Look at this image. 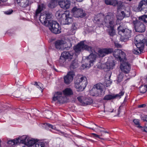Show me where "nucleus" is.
<instances>
[{
    "label": "nucleus",
    "mask_w": 147,
    "mask_h": 147,
    "mask_svg": "<svg viewBox=\"0 0 147 147\" xmlns=\"http://www.w3.org/2000/svg\"><path fill=\"white\" fill-rule=\"evenodd\" d=\"M77 1L80 2L82 1L83 0H76Z\"/></svg>",
    "instance_id": "nucleus-55"
},
{
    "label": "nucleus",
    "mask_w": 147,
    "mask_h": 147,
    "mask_svg": "<svg viewBox=\"0 0 147 147\" xmlns=\"http://www.w3.org/2000/svg\"><path fill=\"white\" fill-rule=\"evenodd\" d=\"M105 84H106L107 86H108L110 85L111 84V82L109 80H106L105 81Z\"/></svg>",
    "instance_id": "nucleus-43"
},
{
    "label": "nucleus",
    "mask_w": 147,
    "mask_h": 147,
    "mask_svg": "<svg viewBox=\"0 0 147 147\" xmlns=\"http://www.w3.org/2000/svg\"><path fill=\"white\" fill-rule=\"evenodd\" d=\"M98 128L96 129L97 130V131H99L100 132H103V131H104V128H102V127L98 126Z\"/></svg>",
    "instance_id": "nucleus-41"
},
{
    "label": "nucleus",
    "mask_w": 147,
    "mask_h": 147,
    "mask_svg": "<svg viewBox=\"0 0 147 147\" xmlns=\"http://www.w3.org/2000/svg\"><path fill=\"white\" fill-rule=\"evenodd\" d=\"M122 7L119 10V11L118 10V12H119V11H121V16H118L117 17V19L118 20H122L125 17V12L123 11H121V10L123 7L122 4Z\"/></svg>",
    "instance_id": "nucleus-33"
},
{
    "label": "nucleus",
    "mask_w": 147,
    "mask_h": 147,
    "mask_svg": "<svg viewBox=\"0 0 147 147\" xmlns=\"http://www.w3.org/2000/svg\"><path fill=\"white\" fill-rule=\"evenodd\" d=\"M141 128V129L142 131L147 132V127H146V126L145 127H142Z\"/></svg>",
    "instance_id": "nucleus-46"
},
{
    "label": "nucleus",
    "mask_w": 147,
    "mask_h": 147,
    "mask_svg": "<svg viewBox=\"0 0 147 147\" xmlns=\"http://www.w3.org/2000/svg\"><path fill=\"white\" fill-rule=\"evenodd\" d=\"M92 135L94 136L95 137L98 138H100V136L98 135H97L94 133H92Z\"/></svg>",
    "instance_id": "nucleus-51"
},
{
    "label": "nucleus",
    "mask_w": 147,
    "mask_h": 147,
    "mask_svg": "<svg viewBox=\"0 0 147 147\" xmlns=\"http://www.w3.org/2000/svg\"><path fill=\"white\" fill-rule=\"evenodd\" d=\"M96 58V55H94L92 53H91L86 58V62H89V65L87 64L86 67H90L92 66L93 63L94 62Z\"/></svg>",
    "instance_id": "nucleus-21"
},
{
    "label": "nucleus",
    "mask_w": 147,
    "mask_h": 147,
    "mask_svg": "<svg viewBox=\"0 0 147 147\" xmlns=\"http://www.w3.org/2000/svg\"><path fill=\"white\" fill-rule=\"evenodd\" d=\"M145 41L138 42L135 43V45L139 51L140 52H142L144 46V42Z\"/></svg>",
    "instance_id": "nucleus-25"
},
{
    "label": "nucleus",
    "mask_w": 147,
    "mask_h": 147,
    "mask_svg": "<svg viewBox=\"0 0 147 147\" xmlns=\"http://www.w3.org/2000/svg\"><path fill=\"white\" fill-rule=\"evenodd\" d=\"M45 126H48L49 127L51 128L52 129L55 130H57V129H56V128L55 127V126H54L50 124L49 123H46L45 124Z\"/></svg>",
    "instance_id": "nucleus-39"
},
{
    "label": "nucleus",
    "mask_w": 147,
    "mask_h": 147,
    "mask_svg": "<svg viewBox=\"0 0 147 147\" xmlns=\"http://www.w3.org/2000/svg\"><path fill=\"white\" fill-rule=\"evenodd\" d=\"M58 3L61 7L65 9L69 8L70 6V1L68 0L59 1L58 0Z\"/></svg>",
    "instance_id": "nucleus-22"
},
{
    "label": "nucleus",
    "mask_w": 147,
    "mask_h": 147,
    "mask_svg": "<svg viewBox=\"0 0 147 147\" xmlns=\"http://www.w3.org/2000/svg\"><path fill=\"white\" fill-rule=\"evenodd\" d=\"M103 135V134H101V136H103V135Z\"/></svg>",
    "instance_id": "nucleus-60"
},
{
    "label": "nucleus",
    "mask_w": 147,
    "mask_h": 147,
    "mask_svg": "<svg viewBox=\"0 0 147 147\" xmlns=\"http://www.w3.org/2000/svg\"><path fill=\"white\" fill-rule=\"evenodd\" d=\"M113 55L120 63L127 61L125 53L122 51L117 49L113 53Z\"/></svg>",
    "instance_id": "nucleus-10"
},
{
    "label": "nucleus",
    "mask_w": 147,
    "mask_h": 147,
    "mask_svg": "<svg viewBox=\"0 0 147 147\" xmlns=\"http://www.w3.org/2000/svg\"><path fill=\"white\" fill-rule=\"evenodd\" d=\"M95 125L96 126H97V125H96V124H95Z\"/></svg>",
    "instance_id": "nucleus-62"
},
{
    "label": "nucleus",
    "mask_w": 147,
    "mask_h": 147,
    "mask_svg": "<svg viewBox=\"0 0 147 147\" xmlns=\"http://www.w3.org/2000/svg\"><path fill=\"white\" fill-rule=\"evenodd\" d=\"M144 38V36L143 35H139L135 37L134 41L135 43H136L145 41Z\"/></svg>",
    "instance_id": "nucleus-31"
},
{
    "label": "nucleus",
    "mask_w": 147,
    "mask_h": 147,
    "mask_svg": "<svg viewBox=\"0 0 147 147\" xmlns=\"http://www.w3.org/2000/svg\"><path fill=\"white\" fill-rule=\"evenodd\" d=\"M74 76V73L73 71L69 72L67 75L64 77V82L67 84H69L73 80Z\"/></svg>",
    "instance_id": "nucleus-16"
},
{
    "label": "nucleus",
    "mask_w": 147,
    "mask_h": 147,
    "mask_svg": "<svg viewBox=\"0 0 147 147\" xmlns=\"http://www.w3.org/2000/svg\"><path fill=\"white\" fill-rule=\"evenodd\" d=\"M139 19L142 22L144 21L145 22L147 23V15H145L142 16L140 17L139 18Z\"/></svg>",
    "instance_id": "nucleus-37"
},
{
    "label": "nucleus",
    "mask_w": 147,
    "mask_h": 147,
    "mask_svg": "<svg viewBox=\"0 0 147 147\" xmlns=\"http://www.w3.org/2000/svg\"><path fill=\"white\" fill-rule=\"evenodd\" d=\"M120 68L121 70L125 74L129 73L131 67L130 64L127 61L120 63Z\"/></svg>",
    "instance_id": "nucleus-13"
},
{
    "label": "nucleus",
    "mask_w": 147,
    "mask_h": 147,
    "mask_svg": "<svg viewBox=\"0 0 147 147\" xmlns=\"http://www.w3.org/2000/svg\"><path fill=\"white\" fill-rule=\"evenodd\" d=\"M77 99L80 102L81 105L83 106L90 105L93 102L92 99L87 98L83 96H79L77 97Z\"/></svg>",
    "instance_id": "nucleus-14"
},
{
    "label": "nucleus",
    "mask_w": 147,
    "mask_h": 147,
    "mask_svg": "<svg viewBox=\"0 0 147 147\" xmlns=\"http://www.w3.org/2000/svg\"><path fill=\"white\" fill-rule=\"evenodd\" d=\"M125 29L123 26H119L117 28L118 34L121 36L125 31Z\"/></svg>",
    "instance_id": "nucleus-35"
},
{
    "label": "nucleus",
    "mask_w": 147,
    "mask_h": 147,
    "mask_svg": "<svg viewBox=\"0 0 147 147\" xmlns=\"http://www.w3.org/2000/svg\"><path fill=\"white\" fill-rule=\"evenodd\" d=\"M51 17V15L49 13H41L39 17V20L40 22L46 26L48 25L51 21H49L47 19Z\"/></svg>",
    "instance_id": "nucleus-12"
},
{
    "label": "nucleus",
    "mask_w": 147,
    "mask_h": 147,
    "mask_svg": "<svg viewBox=\"0 0 147 147\" xmlns=\"http://www.w3.org/2000/svg\"><path fill=\"white\" fill-rule=\"evenodd\" d=\"M20 140L21 137L14 140H9L8 142L7 143L8 144H11V146H13L15 144L21 143Z\"/></svg>",
    "instance_id": "nucleus-26"
},
{
    "label": "nucleus",
    "mask_w": 147,
    "mask_h": 147,
    "mask_svg": "<svg viewBox=\"0 0 147 147\" xmlns=\"http://www.w3.org/2000/svg\"><path fill=\"white\" fill-rule=\"evenodd\" d=\"M56 15L59 18L61 23L63 24H68L72 21V19L69 16V12L66 10L65 12L59 11L57 12Z\"/></svg>",
    "instance_id": "nucleus-2"
},
{
    "label": "nucleus",
    "mask_w": 147,
    "mask_h": 147,
    "mask_svg": "<svg viewBox=\"0 0 147 147\" xmlns=\"http://www.w3.org/2000/svg\"><path fill=\"white\" fill-rule=\"evenodd\" d=\"M105 88L102 84L98 83L94 85L90 91L91 95L92 96H101L104 95Z\"/></svg>",
    "instance_id": "nucleus-4"
},
{
    "label": "nucleus",
    "mask_w": 147,
    "mask_h": 147,
    "mask_svg": "<svg viewBox=\"0 0 147 147\" xmlns=\"http://www.w3.org/2000/svg\"><path fill=\"white\" fill-rule=\"evenodd\" d=\"M133 122L139 128L142 127V126L140 125V122L139 120L138 119H134L133 120Z\"/></svg>",
    "instance_id": "nucleus-38"
},
{
    "label": "nucleus",
    "mask_w": 147,
    "mask_h": 147,
    "mask_svg": "<svg viewBox=\"0 0 147 147\" xmlns=\"http://www.w3.org/2000/svg\"><path fill=\"white\" fill-rule=\"evenodd\" d=\"M63 94L61 92H56L54 95L53 100L54 101H57L60 103H63L65 102L64 95H69L73 94L72 90L69 88H66L63 91Z\"/></svg>",
    "instance_id": "nucleus-3"
},
{
    "label": "nucleus",
    "mask_w": 147,
    "mask_h": 147,
    "mask_svg": "<svg viewBox=\"0 0 147 147\" xmlns=\"http://www.w3.org/2000/svg\"><path fill=\"white\" fill-rule=\"evenodd\" d=\"M146 45H147V40H146Z\"/></svg>",
    "instance_id": "nucleus-58"
},
{
    "label": "nucleus",
    "mask_w": 147,
    "mask_h": 147,
    "mask_svg": "<svg viewBox=\"0 0 147 147\" xmlns=\"http://www.w3.org/2000/svg\"><path fill=\"white\" fill-rule=\"evenodd\" d=\"M87 78L82 76H80L75 79L74 82L75 87L79 90L82 91L86 88L87 85Z\"/></svg>",
    "instance_id": "nucleus-5"
},
{
    "label": "nucleus",
    "mask_w": 147,
    "mask_h": 147,
    "mask_svg": "<svg viewBox=\"0 0 147 147\" xmlns=\"http://www.w3.org/2000/svg\"><path fill=\"white\" fill-rule=\"evenodd\" d=\"M145 126L147 127V122L145 123Z\"/></svg>",
    "instance_id": "nucleus-56"
},
{
    "label": "nucleus",
    "mask_w": 147,
    "mask_h": 147,
    "mask_svg": "<svg viewBox=\"0 0 147 147\" xmlns=\"http://www.w3.org/2000/svg\"><path fill=\"white\" fill-rule=\"evenodd\" d=\"M133 53L135 54H138L139 53H141V52L139 51L138 49L137 48V49H134L132 50Z\"/></svg>",
    "instance_id": "nucleus-40"
},
{
    "label": "nucleus",
    "mask_w": 147,
    "mask_h": 147,
    "mask_svg": "<svg viewBox=\"0 0 147 147\" xmlns=\"http://www.w3.org/2000/svg\"><path fill=\"white\" fill-rule=\"evenodd\" d=\"M49 30L55 34H59L61 32V28L58 23L55 21H51L48 26Z\"/></svg>",
    "instance_id": "nucleus-8"
},
{
    "label": "nucleus",
    "mask_w": 147,
    "mask_h": 147,
    "mask_svg": "<svg viewBox=\"0 0 147 147\" xmlns=\"http://www.w3.org/2000/svg\"><path fill=\"white\" fill-rule=\"evenodd\" d=\"M34 147H45V146L44 142H36Z\"/></svg>",
    "instance_id": "nucleus-36"
},
{
    "label": "nucleus",
    "mask_w": 147,
    "mask_h": 147,
    "mask_svg": "<svg viewBox=\"0 0 147 147\" xmlns=\"http://www.w3.org/2000/svg\"><path fill=\"white\" fill-rule=\"evenodd\" d=\"M65 44V42L63 40H57L55 42V46L57 49H60Z\"/></svg>",
    "instance_id": "nucleus-29"
},
{
    "label": "nucleus",
    "mask_w": 147,
    "mask_h": 147,
    "mask_svg": "<svg viewBox=\"0 0 147 147\" xmlns=\"http://www.w3.org/2000/svg\"><path fill=\"white\" fill-rule=\"evenodd\" d=\"M96 23L99 26L105 25L108 29L107 31L111 36L115 35L114 28L116 25L115 20L113 16L107 15L104 18L102 16L100 18L95 20Z\"/></svg>",
    "instance_id": "nucleus-1"
},
{
    "label": "nucleus",
    "mask_w": 147,
    "mask_h": 147,
    "mask_svg": "<svg viewBox=\"0 0 147 147\" xmlns=\"http://www.w3.org/2000/svg\"><path fill=\"white\" fill-rule=\"evenodd\" d=\"M134 26L136 31L139 32H144L146 29L145 25L142 22L138 19V20L136 19L133 22Z\"/></svg>",
    "instance_id": "nucleus-6"
},
{
    "label": "nucleus",
    "mask_w": 147,
    "mask_h": 147,
    "mask_svg": "<svg viewBox=\"0 0 147 147\" xmlns=\"http://www.w3.org/2000/svg\"><path fill=\"white\" fill-rule=\"evenodd\" d=\"M147 5V0L146 1L142 0L139 3L138 7L139 10L140 11H141L143 9L147 7H146Z\"/></svg>",
    "instance_id": "nucleus-24"
},
{
    "label": "nucleus",
    "mask_w": 147,
    "mask_h": 147,
    "mask_svg": "<svg viewBox=\"0 0 147 147\" xmlns=\"http://www.w3.org/2000/svg\"><path fill=\"white\" fill-rule=\"evenodd\" d=\"M124 93V92L122 91L119 94H117L115 95L108 94L105 96L103 100H110L112 99H114L117 98L119 97L120 98L121 96H123Z\"/></svg>",
    "instance_id": "nucleus-18"
},
{
    "label": "nucleus",
    "mask_w": 147,
    "mask_h": 147,
    "mask_svg": "<svg viewBox=\"0 0 147 147\" xmlns=\"http://www.w3.org/2000/svg\"><path fill=\"white\" fill-rule=\"evenodd\" d=\"M140 92L144 93L147 91V85L141 86L139 88Z\"/></svg>",
    "instance_id": "nucleus-34"
},
{
    "label": "nucleus",
    "mask_w": 147,
    "mask_h": 147,
    "mask_svg": "<svg viewBox=\"0 0 147 147\" xmlns=\"http://www.w3.org/2000/svg\"><path fill=\"white\" fill-rule=\"evenodd\" d=\"M110 76H109V79H110Z\"/></svg>",
    "instance_id": "nucleus-61"
},
{
    "label": "nucleus",
    "mask_w": 147,
    "mask_h": 147,
    "mask_svg": "<svg viewBox=\"0 0 147 147\" xmlns=\"http://www.w3.org/2000/svg\"><path fill=\"white\" fill-rule=\"evenodd\" d=\"M17 4L22 7H26L28 5V0H17Z\"/></svg>",
    "instance_id": "nucleus-23"
},
{
    "label": "nucleus",
    "mask_w": 147,
    "mask_h": 147,
    "mask_svg": "<svg viewBox=\"0 0 147 147\" xmlns=\"http://www.w3.org/2000/svg\"><path fill=\"white\" fill-rule=\"evenodd\" d=\"M72 54L71 55L68 51H64L61 54L59 59V61L63 62L66 59L72 58Z\"/></svg>",
    "instance_id": "nucleus-20"
},
{
    "label": "nucleus",
    "mask_w": 147,
    "mask_h": 147,
    "mask_svg": "<svg viewBox=\"0 0 147 147\" xmlns=\"http://www.w3.org/2000/svg\"><path fill=\"white\" fill-rule=\"evenodd\" d=\"M56 130L57 131H58V134H59L61 135H64L65 134V133L64 132H62L61 131H60V130L57 129V130Z\"/></svg>",
    "instance_id": "nucleus-48"
},
{
    "label": "nucleus",
    "mask_w": 147,
    "mask_h": 147,
    "mask_svg": "<svg viewBox=\"0 0 147 147\" xmlns=\"http://www.w3.org/2000/svg\"><path fill=\"white\" fill-rule=\"evenodd\" d=\"M74 29H75L76 28V27H74L73 28Z\"/></svg>",
    "instance_id": "nucleus-59"
},
{
    "label": "nucleus",
    "mask_w": 147,
    "mask_h": 147,
    "mask_svg": "<svg viewBox=\"0 0 147 147\" xmlns=\"http://www.w3.org/2000/svg\"><path fill=\"white\" fill-rule=\"evenodd\" d=\"M103 133H109V132H107V131H106L104 130V131L103 132Z\"/></svg>",
    "instance_id": "nucleus-54"
},
{
    "label": "nucleus",
    "mask_w": 147,
    "mask_h": 147,
    "mask_svg": "<svg viewBox=\"0 0 147 147\" xmlns=\"http://www.w3.org/2000/svg\"><path fill=\"white\" fill-rule=\"evenodd\" d=\"M113 51L112 48H106L100 49L98 51V53L100 56L103 57L107 54L111 53Z\"/></svg>",
    "instance_id": "nucleus-19"
},
{
    "label": "nucleus",
    "mask_w": 147,
    "mask_h": 147,
    "mask_svg": "<svg viewBox=\"0 0 147 147\" xmlns=\"http://www.w3.org/2000/svg\"><path fill=\"white\" fill-rule=\"evenodd\" d=\"M141 119L144 121H146L147 122V116L144 115L141 117Z\"/></svg>",
    "instance_id": "nucleus-45"
},
{
    "label": "nucleus",
    "mask_w": 147,
    "mask_h": 147,
    "mask_svg": "<svg viewBox=\"0 0 147 147\" xmlns=\"http://www.w3.org/2000/svg\"><path fill=\"white\" fill-rule=\"evenodd\" d=\"M7 0H0V4L1 5H4L5 4H3L4 2H5Z\"/></svg>",
    "instance_id": "nucleus-50"
},
{
    "label": "nucleus",
    "mask_w": 147,
    "mask_h": 147,
    "mask_svg": "<svg viewBox=\"0 0 147 147\" xmlns=\"http://www.w3.org/2000/svg\"><path fill=\"white\" fill-rule=\"evenodd\" d=\"M71 11L74 16L76 18H83L86 15L82 9L76 7L72 8Z\"/></svg>",
    "instance_id": "nucleus-11"
},
{
    "label": "nucleus",
    "mask_w": 147,
    "mask_h": 147,
    "mask_svg": "<svg viewBox=\"0 0 147 147\" xmlns=\"http://www.w3.org/2000/svg\"><path fill=\"white\" fill-rule=\"evenodd\" d=\"M58 0H51L48 4V7L50 8H53L57 5Z\"/></svg>",
    "instance_id": "nucleus-28"
},
{
    "label": "nucleus",
    "mask_w": 147,
    "mask_h": 147,
    "mask_svg": "<svg viewBox=\"0 0 147 147\" xmlns=\"http://www.w3.org/2000/svg\"><path fill=\"white\" fill-rule=\"evenodd\" d=\"M34 85H36L37 86H38L40 87V88L41 89H42L41 88V84H40V83H39V84H38V83L35 82H34Z\"/></svg>",
    "instance_id": "nucleus-49"
},
{
    "label": "nucleus",
    "mask_w": 147,
    "mask_h": 147,
    "mask_svg": "<svg viewBox=\"0 0 147 147\" xmlns=\"http://www.w3.org/2000/svg\"><path fill=\"white\" fill-rule=\"evenodd\" d=\"M20 142L21 143L24 144L28 146H32L36 143L35 140L26 136L21 137Z\"/></svg>",
    "instance_id": "nucleus-9"
},
{
    "label": "nucleus",
    "mask_w": 147,
    "mask_h": 147,
    "mask_svg": "<svg viewBox=\"0 0 147 147\" xmlns=\"http://www.w3.org/2000/svg\"><path fill=\"white\" fill-rule=\"evenodd\" d=\"M78 66V65L76 62V61L74 60L71 62L70 67V69L71 71H73Z\"/></svg>",
    "instance_id": "nucleus-32"
},
{
    "label": "nucleus",
    "mask_w": 147,
    "mask_h": 147,
    "mask_svg": "<svg viewBox=\"0 0 147 147\" xmlns=\"http://www.w3.org/2000/svg\"><path fill=\"white\" fill-rule=\"evenodd\" d=\"M123 78V77L120 74L118 76V81L119 82H120L122 80Z\"/></svg>",
    "instance_id": "nucleus-47"
},
{
    "label": "nucleus",
    "mask_w": 147,
    "mask_h": 147,
    "mask_svg": "<svg viewBox=\"0 0 147 147\" xmlns=\"http://www.w3.org/2000/svg\"><path fill=\"white\" fill-rule=\"evenodd\" d=\"M37 87L38 88H40V87L38 86H37Z\"/></svg>",
    "instance_id": "nucleus-57"
},
{
    "label": "nucleus",
    "mask_w": 147,
    "mask_h": 147,
    "mask_svg": "<svg viewBox=\"0 0 147 147\" xmlns=\"http://www.w3.org/2000/svg\"><path fill=\"white\" fill-rule=\"evenodd\" d=\"M46 7V4L44 3H41L38 5V8L36 10V14L37 16L38 14L40 13L43 9Z\"/></svg>",
    "instance_id": "nucleus-27"
},
{
    "label": "nucleus",
    "mask_w": 147,
    "mask_h": 147,
    "mask_svg": "<svg viewBox=\"0 0 147 147\" xmlns=\"http://www.w3.org/2000/svg\"><path fill=\"white\" fill-rule=\"evenodd\" d=\"M146 106V105L144 104H142L141 105H139L138 106L139 108H142Z\"/></svg>",
    "instance_id": "nucleus-52"
},
{
    "label": "nucleus",
    "mask_w": 147,
    "mask_h": 147,
    "mask_svg": "<svg viewBox=\"0 0 147 147\" xmlns=\"http://www.w3.org/2000/svg\"><path fill=\"white\" fill-rule=\"evenodd\" d=\"M13 11L12 9L9 10L4 12V13L6 14H10L13 12Z\"/></svg>",
    "instance_id": "nucleus-44"
},
{
    "label": "nucleus",
    "mask_w": 147,
    "mask_h": 147,
    "mask_svg": "<svg viewBox=\"0 0 147 147\" xmlns=\"http://www.w3.org/2000/svg\"><path fill=\"white\" fill-rule=\"evenodd\" d=\"M114 44L115 46L117 48H121L122 47V45L118 42H115Z\"/></svg>",
    "instance_id": "nucleus-42"
},
{
    "label": "nucleus",
    "mask_w": 147,
    "mask_h": 147,
    "mask_svg": "<svg viewBox=\"0 0 147 147\" xmlns=\"http://www.w3.org/2000/svg\"><path fill=\"white\" fill-rule=\"evenodd\" d=\"M106 67L108 69H113L115 65V63L113 60L110 61H108L107 62Z\"/></svg>",
    "instance_id": "nucleus-30"
},
{
    "label": "nucleus",
    "mask_w": 147,
    "mask_h": 147,
    "mask_svg": "<svg viewBox=\"0 0 147 147\" xmlns=\"http://www.w3.org/2000/svg\"><path fill=\"white\" fill-rule=\"evenodd\" d=\"M74 49L76 53H79L84 50H86L89 51H91L92 47L85 45L84 41H82L74 47Z\"/></svg>",
    "instance_id": "nucleus-7"
},
{
    "label": "nucleus",
    "mask_w": 147,
    "mask_h": 147,
    "mask_svg": "<svg viewBox=\"0 0 147 147\" xmlns=\"http://www.w3.org/2000/svg\"><path fill=\"white\" fill-rule=\"evenodd\" d=\"M131 31L125 28V31L121 35L120 38V40L122 42H125L128 40V39L130 37Z\"/></svg>",
    "instance_id": "nucleus-15"
},
{
    "label": "nucleus",
    "mask_w": 147,
    "mask_h": 147,
    "mask_svg": "<svg viewBox=\"0 0 147 147\" xmlns=\"http://www.w3.org/2000/svg\"><path fill=\"white\" fill-rule=\"evenodd\" d=\"M107 111L108 112H113V110H111V109H110V110H107Z\"/></svg>",
    "instance_id": "nucleus-53"
},
{
    "label": "nucleus",
    "mask_w": 147,
    "mask_h": 147,
    "mask_svg": "<svg viewBox=\"0 0 147 147\" xmlns=\"http://www.w3.org/2000/svg\"><path fill=\"white\" fill-rule=\"evenodd\" d=\"M105 3L107 5L115 6L117 5V9L119 11L122 7V2H118L116 0H105Z\"/></svg>",
    "instance_id": "nucleus-17"
}]
</instances>
